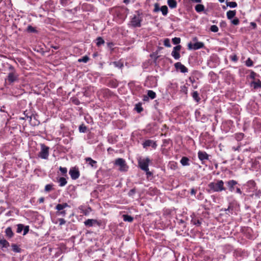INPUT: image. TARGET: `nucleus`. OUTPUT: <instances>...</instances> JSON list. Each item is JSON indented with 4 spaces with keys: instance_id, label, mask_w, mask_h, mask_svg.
<instances>
[{
    "instance_id": "obj_1",
    "label": "nucleus",
    "mask_w": 261,
    "mask_h": 261,
    "mask_svg": "<svg viewBox=\"0 0 261 261\" xmlns=\"http://www.w3.org/2000/svg\"><path fill=\"white\" fill-rule=\"evenodd\" d=\"M224 182L222 180H217L216 182H211L208 185L209 192H220L225 191Z\"/></svg>"
},
{
    "instance_id": "obj_2",
    "label": "nucleus",
    "mask_w": 261,
    "mask_h": 261,
    "mask_svg": "<svg viewBox=\"0 0 261 261\" xmlns=\"http://www.w3.org/2000/svg\"><path fill=\"white\" fill-rule=\"evenodd\" d=\"M144 14L140 11H136L130 19V24L133 28H140L141 27V22L143 20Z\"/></svg>"
},
{
    "instance_id": "obj_3",
    "label": "nucleus",
    "mask_w": 261,
    "mask_h": 261,
    "mask_svg": "<svg viewBox=\"0 0 261 261\" xmlns=\"http://www.w3.org/2000/svg\"><path fill=\"white\" fill-rule=\"evenodd\" d=\"M67 207L70 208V206L66 202L57 204L55 207V209L57 211L56 215L57 216L65 217L67 214L65 209Z\"/></svg>"
},
{
    "instance_id": "obj_4",
    "label": "nucleus",
    "mask_w": 261,
    "mask_h": 261,
    "mask_svg": "<svg viewBox=\"0 0 261 261\" xmlns=\"http://www.w3.org/2000/svg\"><path fill=\"white\" fill-rule=\"evenodd\" d=\"M151 162V160L148 157L145 158H140L138 160V167L143 171H147L149 169V165Z\"/></svg>"
},
{
    "instance_id": "obj_5",
    "label": "nucleus",
    "mask_w": 261,
    "mask_h": 261,
    "mask_svg": "<svg viewBox=\"0 0 261 261\" xmlns=\"http://www.w3.org/2000/svg\"><path fill=\"white\" fill-rule=\"evenodd\" d=\"M49 147L44 144H40V151L38 153V157L42 159L47 160L49 156Z\"/></svg>"
},
{
    "instance_id": "obj_6",
    "label": "nucleus",
    "mask_w": 261,
    "mask_h": 261,
    "mask_svg": "<svg viewBox=\"0 0 261 261\" xmlns=\"http://www.w3.org/2000/svg\"><path fill=\"white\" fill-rule=\"evenodd\" d=\"M115 165L119 166V170L122 172L127 171L128 168L125 161L122 158L117 159L115 161Z\"/></svg>"
},
{
    "instance_id": "obj_7",
    "label": "nucleus",
    "mask_w": 261,
    "mask_h": 261,
    "mask_svg": "<svg viewBox=\"0 0 261 261\" xmlns=\"http://www.w3.org/2000/svg\"><path fill=\"white\" fill-rule=\"evenodd\" d=\"M10 69H12V71L8 73L7 80L10 84H11L18 80V75L16 73L13 66H11Z\"/></svg>"
},
{
    "instance_id": "obj_8",
    "label": "nucleus",
    "mask_w": 261,
    "mask_h": 261,
    "mask_svg": "<svg viewBox=\"0 0 261 261\" xmlns=\"http://www.w3.org/2000/svg\"><path fill=\"white\" fill-rule=\"evenodd\" d=\"M204 43L201 42H196L194 43L190 42L188 44V48L190 50H197L203 48Z\"/></svg>"
},
{
    "instance_id": "obj_9",
    "label": "nucleus",
    "mask_w": 261,
    "mask_h": 261,
    "mask_svg": "<svg viewBox=\"0 0 261 261\" xmlns=\"http://www.w3.org/2000/svg\"><path fill=\"white\" fill-rule=\"evenodd\" d=\"M69 174L73 180H76L80 175V171L78 168L76 167L71 168L69 170Z\"/></svg>"
},
{
    "instance_id": "obj_10",
    "label": "nucleus",
    "mask_w": 261,
    "mask_h": 261,
    "mask_svg": "<svg viewBox=\"0 0 261 261\" xmlns=\"http://www.w3.org/2000/svg\"><path fill=\"white\" fill-rule=\"evenodd\" d=\"M84 224L85 226L87 227H92L95 225H97L100 226L101 225V222L100 221H97L96 219H88L84 221Z\"/></svg>"
},
{
    "instance_id": "obj_11",
    "label": "nucleus",
    "mask_w": 261,
    "mask_h": 261,
    "mask_svg": "<svg viewBox=\"0 0 261 261\" xmlns=\"http://www.w3.org/2000/svg\"><path fill=\"white\" fill-rule=\"evenodd\" d=\"M247 187L246 192H251L256 190V185L254 180H250L245 185Z\"/></svg>"
},
{
    "instance_id": "obj_12",
    "label": "nucleus",
    "mask_w": 261,
    "mask_h": 261,
    "mask_svg": "<svg viewBox=\"0 0 261 261\" xmlns=\"http://www.w3.org/2000/svg\"><path fill=\"white\" fill-rule=\"evenodd\" d=\"M226 185L227 186L228 190L230 192H234L236 185H238V182L233 179L228 180L226 182Z\"/></svg>"
},
{
    "instance_id": "obj_13",
    "label": "nucleus",
    "mask_w": 261,
    "mask_h": 261,
    "mask_svg": "<svg viewBox=\"0 0 261 261\" xmlns=\"http://www.w3.org/2000/svg\"><path fill=\"white\" fill-rule=\"evenodd\" d=\"M197 154L199 160L202 164L204 163L205 161L208 160L209 159V155L205 151H199Z\"/></svg>"
},
{
    "instance_id": "obj_14",
    "label": "nucleus",
    "mask_w": 261,
    "mask_h": 261,
    "mask_svg": "<svg viewBox=\"0 0 261 261\" xmlns=\"http://www.w3.org/2000/svg\"><path fill=\"white\" fill-rule=\"evenodd\" d=\"M174 67L176 70H179L181 73L188 72V68L180 62H177L174 64Z\"/></svg>"
},
{
    "instance_id": "obj_15",
    "label": "nucleus",
    "mask_w": 261,
    "mask_h": 261,
    "mask_svg": "<svg viewBox=\"0 0 261 261\" xmlns=\"http://www.w3.org/2000/svg\"><path fill=\"white\" fill-rule=\"evenodd\" d=\"M143 146L144 148L151 146L153 148L155 149L157 146V144L156 142L153 140H147L143 143Z\"/></svg>"
},
{
    "instance_id": "obj_16",
    "label": "nucleus",
    "mask_w": 261,
    "mask_h": 261,
    "mask_svg": "<svg viewBox=\"0 0 261 261\" xmlns=\"http://www.w3.org/2000/svg\"><path fill=\"white\" fill-rule=\"evenodd\" d=\"M85 161L91 167L96 169L97 167V162L93 160L92 158L88 157L85 158Z\"/></svg>"
},
{
    "instance_id": "obj_17",
    "label": "nucleus",
    "mask_w": 261,
    "mask_h": 261,
    "mask_svg": "<svg viewBox=\"0 0 261 261\" xmlns=\"http://www.w3.org/2000/svg\"><path fill=\"white\" fill-rule=\"evenodd\" d=\"M156 94L155 92L152 90L147 91V95L144 96L143 100H147L148 98L151 99H153L156 97Z\"/></svg>"
},
{
    "instance_id": "obj_18",
    "label": "nucleus",
    "mask_w": 261,
    "mask_h": 261,
    "mask_svg": "<svg viewBox=\"0 0 261 261\" xmlns=\"http://www.w3.org/2000/svg\"><path fill=\"white\" fill-rule=\"evenodd\" d=\"M233 207L231 204H229V206L227 208H222L221 210L222 212H225L226 214L229 215L230 214H232L233 213Z\"/></svg>"
},
{
    "instance_id": "obj_19",
    "label": "nucleus",
    "mask_w": 261,
    "mask_h": 261,
    "mask_svg": "<svg viewBox=\"0 0 261 261\" xmlns=\"http://www.w3.org/2000/svg\"><path fill=\"white\" fill-rule=\"evenodd\" d=\"M6 236L8 238H11L14 236V233L12 230V228L11 227H7L5 231Z\"/></svg>"
},
{
    "instance_id": "obj_20",
    "label": "nucleus",
    "mask_w": 261,
    "mask_h": 261,
    "mask_svg": "<svg viewBox=\"0 0 261 261\" xmlns=\"http://www.w3.org/2000/svg\"><path fill=\"white\" fill-rule=\"evenodd\" d=\"M189 161L190 160L189 158L186 156H184L181 159L180 162L182 166H186L190 165Z\"/></svg>"
},
{
    "instance_id": "obj_21",
    "label": "nucleus",
    "mask_w": 261,
    "mask_h": 261,
    "mask_svg": "<svg viewBox=\"0 0 261 261\" xmlns=\"http://www.w3.org/2000/svg\"><path fill=\"white\" fill-rule=\"evenodd\" d=\"M9 243L5 239H0V246L2 248H7L9 246Z\"/></svg>"
},
{
    "instance_id": "obj_22",
    "label": "nucleus",
    "mask_w": 261,
    "mask_h": 261,
    "mask_svg": "<svg viewBox=\"0 0 261 261\" xmlns=\"http://www.w3.org/2000/svg\"><path fill=\"white\" fill-rule=\"evenodd\" d=\"M167 4L171 9L176 8L177 4L175 0H168Z\"/></svg>"
},
{
    "instance_id": "obj_23",
    "label": "nucleus",
    "mask_w": 261,
    "mask_h": 261,
    "mask_svg": "<svg viewBox=\"0 0 261 261\" xmlns=\"http://www.w3.org/2000/svg\"><path fill=\"white\" fill-rule=\"evenodd\" d=\"M236 14V10H229L226 13V16L227 18L228 19H231L232 18H233Z\"/></svg>"
},
{
    "instance_id": "obj_24",
    "label": "nucleus",
    "mask_w": 261,
    "mask_h": 261,
    "mask_svg": "<svg viewBox=\"0 0 261 261\" xmlns=\"http://www.w3.org/2000/svg\"><path fill=\"white\" fill-rule=\"evenodd\" d=\"M60 187H64L67 184V180L65 177H60L58 180Z\"/></svg>"
},
{
    "instance_id": "obj_25",
    "label": "nucleus",
    "mask_w": 261,
    "mask_h": 261,
    "mask_svg": "<svg viewBox=\"0 0 261 261\" xmlns=\"http://www.w3.org/2000/svg\"><path fill=\"white\" fill-rule=\"evenodd\" d=\"M192 96L196 102H199L200 101V98L199 96V93H198L197 91H194L192 93Z\"/></svg>"
},
{
    "instance_id": "obj_26",
    "label": "nucleus",
    "mask_w": 261,
    "mask_h": 261,
    "mask_svg": "<svg viewBox=\"0 0 261 261\" xmlns=\"http://www.w3.org/2000/svg\"><path fill=\"white\" fill-rule=\"evenodd\" d=\"M96 44L98 47L100 46L101 45L104 44L105 40L101 37H98L96 39Z\"/></svg>"
},
{
    "instance_id": "obj_27",
    "label": "nucleus",
    "mask_w": 261,
    "mask_h": 261,
    "mask_svg": "<svg viewBox=\"0 0 261 261\" xmlns=\"http://www.w3.org/2000/svg\"><path fill=\"white\" fill-rule=\"evenodd\" d=\"M208 76L211 77V81L212 83H214L216 82V80L217 79V74L214 72L213 71H211L208 73Z\"/></svg>"
},
{
    "instance_id": "obj_28",
    "label": "nucleus",
    "mask_w": 261,
    "mask_h": 261,
    "mask_svg": "<svg viewBox=\"0 0 261 261\" xmlns=\"http://www.w3.org/2000/svg\"><path fill=\"white\" fill-rule=\"evenodd\" d=\"M254 89L261 88V81L258 80L257 81H253L251 83Z\"/></svg>"
},
{
    "instance_id": "obj_29",
    "label": "nucleus",
    "mask_w": 261,
    "mask_h": 261,
    "mask_svg": "<svg viewBox=\"0 0 261 261\" xmlns=\"http://www.w3.org/2000/svg\"><path fill=\"white\" fill-rule=\"evenodd\" d=\"M122 217L123 220L125 222H132L134 220V218L128 215H123Z\"/></svg>"
},
{
    "instance_id": "obj_30",
    "label": "nucleus",
    "mask_w": 261,
    "mask_h": 261,
    "mask_svg": "<svg viewBox=\"0 0 261 261\" xmlns=\"http://www.w3.org/2000/svg\"><path fill=\"white\" fill-rule=\"evenodd\" d=\"M160 11L162 12L163 15L166 16L168 13V9L167 6L164 5L160 8Z\"/></svg>"
},
{
    "instance_id": "obj_31",
    "label": "nucleus",
    "mask_w": 261,
    "mask_h": 261,
    "mask_svg": "<svg viewBox=\"0 0 261 261\" xmlns=\"http://www.w3.org/2000/svg\"><path fill=\"white\" fill-rule=\"evenodd\" d=\"M226 7H229L231 8H234L237 7V3L236 2H228L226 1Z\"/></svg>"
},
{
    "instance_id": "obj_32",
    "label": "nucleus",
    "mask_w": 261,
    "mask_h": 261,
    "mask_svg": "<svg viewBox=\"0 0 261 261\" xmlns=\"http://www.w3.org/2000/svg\"><path fill=\"white\" fill-rule=\"evenodd\" d=\"M195 9L197 12H201L204 10V7L203 5L198 4L195 6Z\"/></svg>"
},
{
    "instance_id": "obj_33",
    "label": "nucleus",
    "mask_w": 261,
    "mask_h": 261,
    "mask_svg": "<svg viewBox=\"0 0 261 261\" xmlns=\"http://www.w3.org/2000/svg\"><path fill=\"white\" fill-rule=\"evenodd\" d=\"M234 136H235L236 139L238 141H240L243 139V138L244 137V134L242 133H240L236 134L234 135Z\"/></svg>"
},
{
    "instance_id": "obj_34",
    "label": "nucleus",
    "mask_w": 261,
    "mask_h": 261,
    "mask_svg": "<svg viewBox=\"0 0 261 261\" xmlns=\"http://www.w3.org/2000/svg\"><path fill=\"white\" fill-rule=\"evenodd\" d=\"M171 56L175 60H178L180 57L179 52L175 51H173V50H172V51L171 53Z\"/></svg>"
},
{
    "instance_id": "obj_35",
    "label": "nucleus",
    "mask_w": 261,
    "mask_h": 261,
    "mask_svg": "<svg viewBox=\"0 0 261 261\" xmlns=\"http://www.w3.org/2000/svg\"><path fill=\"white\" fill-rule=\"evenodd\" d=\"M12 250L15 252H20L21 251V249L19 247V246L15 244H13L11 246Z\"/></svg>"
},
{
    "instance_id": "obj_36",
    "label": "nucleus",
    "mask_w": 261,
    "mask_h": 261,
    "mask_svg": "<svg viewBox=\"0 0 261 261\" xmlns=\"http://www.w3.org/2000/svg\"><path fill=\"white\" fill-rule=\"evenodd\" d=\"M70 101L74 105L78 106L80 104L79 99L75 97H72L70 98Z\"/></svg>"
},
{
    "instance_id": "obj_37",
    "label": "nucleus",
    "mask_w": 261,
    "mask_h": 261,
    "mask_svg": "<svg viewBox=\"0 0 261 261\" xmlns=\"http://www.w3.org/2000/svg\"><path fill=\"white\" fill-rule=\"evenodd\" d=\"M109 86L112 88H116L118 86L117 82L114 80H111L109 83Z\"/></svg>"
},
{
    "instance_id": "obj_38",
    "label": "nucleus",
    "mask_w": 261,
    "mask_h": 261,
    "mask_svg": "<svg viewBox=\"0 0 261 261\" xmlns=\"http://www.w3.org/2000/svg\"><path fill=\"white\" fill-rule=\"evenodd\" d=\"M17 233H21L24 228V225L22 224H18L17 225Z\"/></svg>"
},
{
    "instance_id": "obj_39",
    "label": "nucleus",
    "mask_w": 261,
    "mask_h": 261,
    "mask_svg": "<svg viewBox=\"0 0 261 261\" xmlns=\"http://www.w3.org/2000/svg\"><path fill=\"white\" fill-rule=\"evenodd\" d=\"M245 65L247 67H251L253 65V62L252 61V60L250 58H249L245 61Z\"/></svg>"
},
{
    "instance_id": "obj_40",
    "label": "nucleus",
    "mask_w": 261,
    "mask_h": 261,
    "mask_svg": "<svg viewBox=\"0 0 261 261\" xmlns=\"http://www.w3.org/2000/svg\"><path fill=\"white\" fill-rule=\"evenodd\" d=\"M191 222L196 226H200L201 224V222L200 221V220L197 219H192L191 220Z\"/></svg>"
},
{
    "instance_id": "obj_41",
    "label": "nucleus",
    "mask_w": 261,
    "mask_h": 261,
    "mask_svg": "<svg viewBox=\"0 0 261 261\" xmlns=\"http://www.w3.org/2000/svg\"><path fill=\"white\" fill-rule=\"evenodd\" d=\"M79 129V132L80 133H84L87 130V127L85 125L82 124V125H80Z\"/></svg>"
},
{
    "instance_id": "obj_42",
    "label": "nucleus",
    "mask_w": 261,
    "mask_h": 261,
    "mask_svg": "<svg viewBox=\"0 0 261 261\" xmlns=\"http://www.w3.org/2000/svg\"><path fill=\"white\" fill-rule=\"evenodd\" d=\"M89 60V58L88 56H84L82 58H80L78 60V61L79 62H84V63H87Z\"/></svg>"
},
{
    "instance_id": "obj_43",
    "label": "nucleus",
    "mask_w": 261,
    "mask_h": 261,
    "mask_svg": "<svg viewBox=\"0 0 261 261\" xmlns=\"http://www.w3.org/2000/svg\"><path fill=\"white\" fill-rule=\"evenodd\" d=\"M172 42L175 45H178L180 42V38L178 37H174L172 39Z\"/></svg>"
},
{
    "instance_id": "obj_44",
    "label": "nucleus",
    "mask_w": 261,
    "mask_h": 261,
    "mask_svg": "<svg viewBox=\"0 0 261 261\" xmlns=\"http://www.w3.org/2000/svg\"><path fill=\"white\" fill-rule=\"evenodd\" d=\"M135 109L138 113H141L143 110L141 105L140 103L136 105Z\"/></svg>"
},
{
    "instance_id": "obj_45",
    "label": "nucleus",
    "mask_w": 261,
    "mask_h": 261,
    "mask_svg": "<svg viewBox=\"0 0 261 261\" xmlns=\"http://www.w3.org/2000/svg\"><path fill=\"white\" fill-rule=\"evenodd\" d=\"M60 3L62 6L66 7L68 5L69 0H60Z\"/></svg>"
},
{
    "instance_id": "obj_46",
    "label": "nucleus",
    "mask_w": 261,
    "mask_h": 261,
    "mask_svg": "<svg viewBox=\"0 0 261 261\" xmlns=\"http://www.w3.org/2000/svg\"><path fill=\"white\" fill-rule=\"evenodd\" d=\"M180 91L181 92L187 94L188 93V88L186 85L182 86L180 88Z\"/></svg>"
},
{
    "instance_id": "obj_47",
    "label": "nucleus",
    "mask_w": 261,
    "mask_h": 261,
    "mask_svg": "<svg viewBox=\"0 0 261 261\" xmlns=\"http://www.w3.org/2000/svg\"><path fill=\"white\" fill-rule=\"evenodd\" d=\"M27 30L28 32H31V33H37V31L35 29V28L33 27L31 25H29L28 27Z\"/></svg>"
},
{
    "instance_id": "obj_48",
    "label": "nucleus",
    "mask_w": 261,
    "mask_h": 261,
    "mask_svg": "<svg viewBox=\"0 0 261 261\" xmlns=\"http://www.w3.org/2000/svg\"><path fill=\"white\" fill-rule=\"evenodd\" d=\"M210 30L214 33H216L218 31V27L216 25H212L210 28Z\"/></svg>"
},
{
    "instance_id": "obj_49",
    "label": "nucleus",
    "mask_w": 261,
    "mask_h": 261,
    "mask_svg": "<svg viewBox=\"0 0 261 261\" xmlns=\"http://www.w3.org/2000/svg\"><path fill=\"white\" fill-rule=\"evenodd\" d=\"M164 45L166 46V47H170L171 46V44H170V40L168 38H166L164 40Z\"/></svg>"
},
{
    "instance_id": "obj_50",
    "label": "nucleus",
    "mask_w": 261,
    "mask_h": 261,
    "mask_svg": "<svg viewBox=\"0 0 261 261\" xmlns=\"http://www.w3.org/2000/svg\"><path fill=\"white\" fill-rule=\"evenodd\" d=\"M59 170L63 174L67 175V169L66 167H60Z\"/></svg>"
},
{
    "instance_id": "obj_51",
    "label": "nucleus",
    "mask_w": 261,
    "mask_h": 261,
    "mask_svg": "<svg viewBox=\"0 0 261 261\" xmlns=\"http://www.w3.org/2000/svg\"><path fill=\"white\" fill-rule=\"evenodd\" d=\"M113 64L115 65V67H118L119 68H121L123 66V64L120 62H114Z\"/></svg>"
},
{
    "instance_id": "obj_52",
    "label": "nucleus",
    "mask_w": 261,
    "mask_h": 261,
    "mask_svg": "<svg viewBox=\"0 0 261 261\" xmlns=\"http://www.w3.org/2000/svg\"><path fill=\"white\" fill-rule=\"evenodd\" d=\"M53 188V185L51 184H47L45 186L44 190L46 192H49Z\"/></svg>"
},
{
    "instance_id": "obj_53",
    "label": "nucleus",
    "mask_w": 261,
    "mask_h": 261,
    "mask_svg": "<svg viewBox=\"0 0 261 261\" xmlns=\"http://www.w3.org/2000/svg\"><path fill=\"white\" fill-rule=\"evenodd\" d=\"M136 189L135 188H134V189H131L129 192L128 193V195L129 196V197H133V196L135 195V194L136 193Z\"/></svg>"
},
{
    "instance_id": "obj_54",
    "label": "nucleus",
    "mask_w": 261,
    "mask_h": 261,
    "mask_svg": "<svg viewBox=\"0 0 261 261\" xmlns=\"http://www.w3.org/2000/svg\"><path fill=\"white\" fill-rule=\"evenodd\" d=\"M23 114L25 116V118H29V121H31L32 120V117L33 116V114L29 115V113H28L27 111H25L24 112Z\"/></svg>"
},
{
    "instance_id": "obj_55",
    "label": "nucleus",
    "mask_w": 261,
    "mask_h": 261,
    "mask_svg": "<svg viewBox=\"0 0 261 261\" xmlns=\"http://www.w3.org/2000/svg\"><path fill=\"white\" fill-rule=\"evenodd\" d=\"M23 235H25L27 233H28V232L29 231V225L24 226V228H23Z\"/></svg>"
},
{
    "instance_id": "obj_56",
    "label": "nucleus",
    "mask_w": 261,
    "mask_h": 261,
    "mask_svg": "<svg viewBox=\"0 0 261 261\" xmlns=\"http://www.w3.org/2000/svg\"><path fill=\"white\" fill-rule=\"evenodd\" d=\"M159 11H160V8L159 7V4L158 3H156L154 4V8L153 11L154 12H157Z\"/></svg>"
},
{
    "instance_id": "obj_57",
    "label": "nucleus",
    "mask_w": 261,
    "mask_h": 261,
    "mask_svg": "<svg viewBox=\"0 0 261 261\" xmlns=\"http://www.w3.org/2000/svg\"><path fill=\"white\" fill-rule=\"evenodd\" d=\"M256 76V73L253 71H250V77L252 79H255V76Z\"/></svg>"
},
{
    "instance_id": "obj_58",
    "label": "nucleus",
    "mask_w": 261,
    "mask_h": 261,
    "mask_svg": "<svg viewBox=\"0 0 261 261\" xmlns=\"http://www.w3.org/2000/svg\"><path fill=\"white\" fill-rule=\"evenodd\" d=\"M231 23L234 25H238L239 24V20L238 18H236L231 20Z\"/></svg>"
},
{
    "instance_id": "obj_59",
    "label": "nucleus",
    "mask_w": 261,
    "mask_h": 261,
    "mask_svg": "<svg viewBox=\"0 0 261 261\" xmlns=\"http://www.w3.org/2000/svg\"><path fill=\"white\" fill-rule=\"evenodd\" d=\"M181 46L180 45H177L175 47H173V50L175 51L179 52V50L181 49Z\"/></svg>"
},
{
    "instance_id": "obj_60",
    "label": "nucleus",
    "mask_w": 261,
    "mask_h": 261,
    "mask_svg": "<svg viewBox=\"0 0 261 261\" xmlns=\"http://www.w3.org/2000/svg\"><path fill=\"white\" fill-rule=\"evenodd\" d=\"M107 47L110 48V49L112 50L113 49V47L114 46V44L111 42H107Z\"/></svg>"
},
{
    "instance_id": "obj_61",
    "label": "nucleus",
    "mask_w": 261,
    "mask_h": 261,
    "mask_svg": "<svg viewBox=\"0 0 261 261\" xmlns=\"http://www.w3.org/2000/svg\"><path fill=\"white\" fill-rule=\"evenodd\" d=\"M146 173V175L147 178L151 177L153 175V173L149 171V169H148L147 171H144Z\"/></svg>"
},
{
    "instance_id": "obj_62",
    "label": "nucleus",
    "mask_w": 261,
    "mask_h": 261,
    "mask_svg": "<svg viewBox=\"0 0 261 261\" xmlns=\"http://www.w3.org/2000/svg\"><path fill=\"white\" fill-rule=\"evenodd\" d=\"M197 198L200 200H202L204 198L203 194L201 192L199 193L197 196Z\"/></svg>"
},
{
    "instance_id": "obj_63",
    "label": "nucleus",
    "mask_w": 261,
    "mask_h": 261,
    "mask_svg": "<svg viewBox=\"0 0 261 261\" xmlns=\"http://www.w3.org/2000/svg\"><path fill=\"white\" fill-rule=\"evenodd\" d=\"M58 221L59 222V224L60 225H64L66 223V221L64 219H63V218H59L58 219Z\"/></svg>"
},
{
    "instance_id": "obj_64",
    "label": "nucleus",
    "mask_w": 261,
    "mask_h": 261,
    "mask_svg": "<svg viewBox=\"0 0 261 261\" xmlns=\"http://www.w3.org/2000/svg\"><path fill=\"white\" fill-rule=\"evenodd\" d=\"M230 59L232 61H234V62H237L238 60V57L237 56V55H233L231 57H230Z\"/></svg>"
}]
</instances>
